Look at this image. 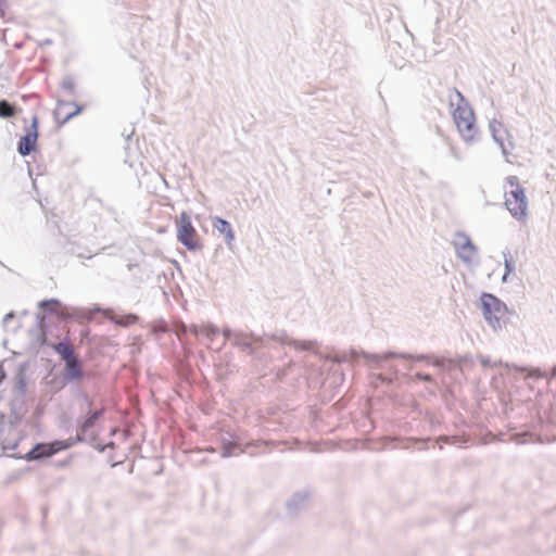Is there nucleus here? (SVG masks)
<instances>
[{
    "instance_id": "obj_1",
    "label": "nucleus",
    "mask_w": 556,
    "mask_h": 556,
    "mask_svg": "<svg viewBox=\"0 0 556 556\" xmlns=\"http://www.w3.org/2000/svg\"><path fill=\"white\" fill-rule=\"evenodd\" d=\"M503 188L507 210L515 218L523 219L527 216L528 202L525 189L519 184L517 177H507Z\"/></svg>"
},
{
    "instance_id": "obj_2",
    "label": "nucleus",
    "mask_w": 556,
    "mask_h": 556,
    "mask_svg": "<svg viewBox=\"0 0 556 556\" xmlns=\"http://www.w3.org/2000/svg\"><path fill=\"white\" fill-rule=\"evenodd\" d=\"M455 94L459 98V103L453 111L455 125L464 140L473 141L479 137V129L476 125L475 114L464 101L462 94L458 91H455Z\"/></svg>"
},
{
    "instance_id": "obj_3",
    "label": "nucleus",
    "mask_w": 556,
    "mask_h": 556,
    "mask_svg": "<svg viewBox=\"0 0 556 556\" xmlns=\"http://www.w3.org/2000/svg\"><path fill=\"white\" fill-rule=\"evenodd\" d=\"M177 240L189 251H199L203 241L187 212H181L175 220Z\"/></svg>"
},
{
    "instance_id": "obj_4",
    "label": "nucleus",
    "mask_w": 556,
    "mask_h": 556,
    "mask_svg": "<svg viewBox=\"0 0 556 556\" xmlns=\"http://www.w3.org/2000/svg\"><path fill=\"white\" fill-rule=\"evenodd\" d=\"M482 313L485 320L493 329H500L507 319V307L497 298L484 293L481 296Z\"/></svg>"
},
{
    "instance_id": "obj_5",
    "label": "nucleus",
    "mask_w": 556,
    "mask_h": 556,
    "mask_svg": "<svg viewBox=\"0 0 556 556\" xmlns=\"http://www.w3.org/2000/svg\"><path fill=\"white\" fill-rule=\"evenodd\" d=\"M70 447V443L65 441H54L51 443H38L27 454V460H35L43 457H50L55 453Z\"/></svg>"
},
{
    "instance_id": "obj_6",
    "label": "nucleus",
    "mask_w": 556,
    "mask_h": 556,
    "mask_svg": "<svg viewBox=\"0 0 556 556\" xmlns=\"http://www.w3.org/2000/svg\"><path fill=\"white\" fill-rule=\"evenodd\" d=\"M454 248L457 255L466 263H473L477 260V250L471 240L464 233L456 235Z\"/></svg>"
},
{
    "instance_id": "obj_7",
    "label": "nucleus",
    "mask_w": 556,
    "mask_h": 556,
    "mask_svg": "<svg viewBox=\"0 0 556 556\" xmlns=\"http://www.w3.org/2000/svg\"><path fill=\"white\" fill-rule=\"evenodd\" d=\"M38 125L39 121L37 116L31 118V125L26 130V134L20 139L17 150L22 155H28L35 150L38 139Z\"/></svg>"
},
{
    "instance_id": "obj_8",
    "label": "nucleus",
    "mask_w": 556,
    "mask_h": 556,
    "mask_svg": "<svg viewBox=\"0 0 556 556\" xmlns=\"http://www.w3.org/2000/svg\"><path fill=\"white\" fill-rule=\"evenodd\" d=\"M80 111L81 108L74 102L59 101L54 110V117L60 125H63L72 117L78 115Z\"/></svg>"
},
{
    "instance_id": "obj_9",
    "label": "nucleus",
    "mask_w": 556,
    "mask_h": 556,
    "mask_svg": "<svg viewBox=\"0 0 556 556\" xmlns=\"http://www.w3.org/2000/svg\"><path fill=\"white\" fill-rule=\"evenodd\" d=\"M97 311L105 318L121 327H128L138 321V316L135 314H117L111 308H97Z\"/></svg>"
},
{
    "instance_id": "obj_10",
    "label": "nucleus",
    "mask_w": 556,
    "mask_h": 556,
    "mask_svg": "<svg viewBox=\"0 0 556 556\" xmlns=\"http://www.w3.org/2000/svg\"><path fill=\"white\" fill-rule=\"evenodd\" d=\"M213 227L219 233L225 236V239L228 243H230L235 239V233L232 231V228L227 220H225L220 217H214L213 218Z\"/></svg>"
},
{
    "instance_id": "obj_11",
    "label": "nucleus",
    "mask_w": 556,
    "mask_h": 556,
    "mask_svg": "<svg viewBox=\"0 0 556 556\" xmlns=\"http://www.w3.org/2000/svg\"><path fill=\"white\" fill-rule=\"evenodd\" d=\"M65 363H66L67 375L70 378H72V379L81 378L83 370H81L80 363H79L78 358L76 357V355L74 357L67 359Z\"/></svg>"
},
{
    "instance_id": "obj_12",
    "label": "nucleus",
    "mask_w": 556,
    "mask_h": 556,
    "mask_svg": "<svg viewBox=\"0 0 556 556\" xmlns=\"http://www.w3.org/2000/svg\"><path fill=\"white\" fill-rule=\"evenodd\" d=\"M55 351L61 355L62 359L65 362L75 356L73 348L67 343H59L55 346Z\"/></svg>"
},
{
    "instance_id": "obj_13",
    "label": "nucleus",
    "mask_w": 556,
    "mask_h": 556,
    "mask_svg": "<svg viewBox=\"0 0 556 556\" xmlns=\"http://www.w3.org/2000/svg\"><path fill=\"white\" fill-rule=\"evenodd\" d=\"M39 306L45 311H49L55 314L60 313L61 303L58 300H46L40 302Z\"/></svg>"
},
{
    "instance_id": "obj_14",
    "label": "nucleus",
    "mask_w": 556,
    "mask_h": 556,
    "mask_svg": "<svg viewBox=\"0 0 556 556\" xmlns=\"http://www.w3.org/2000/svg\"><path fill=\"white\" fill-rule=\"evenodd\" d=\"M15 115V109L5 100L0 101V117L10 118Z\"/></svg>"
},
{
    "instance_id": "obj_15",
    "label": "nucleus",
    "mask_w": 556,
    "mask_h": 556,
    "mask_svg": "<svg viewBox=\"0 0 556 556\" xmlns=\"http://www.w3.org/2000/svg\"><path fill=\"white\" fill-rule=\"evenodd\" d=\"M101 415V412H94L90 417H88L84 424V428H88V427H91L94 422L96 419L99 418V416Z\"/></svg>"
},
{
    "instance_id": "obj_16",
    "label": "nucleus",
    "mask_w": 556,
    "mask_h": 556,
    "mask_svg": "<svg viewBox=\"0 0 556 556\" xmlns=\"http://www.w3.org/2000/svg\"><path fill=\"white\" fill-rule=\"evenodd\" d=\"M200 332L203 334H206V336H211V334H215L217 332V330L207 326V327H203Z\"/></svg>"
},
{
    "instance_id": "obj_17",
    "label": "nucleus",
    "mask_w": 556,
    "mask_h": 556,
    "mask_svg": "<svg viewBox=\"0 0 556 556\" xmlns=\"http://www.w3.org/2000/svg\"><path fill=\"white\" fill-rule=\"evenodd\" d=\"M5 0H0V14H4Z\"/></svg>"
}]
</instances>
